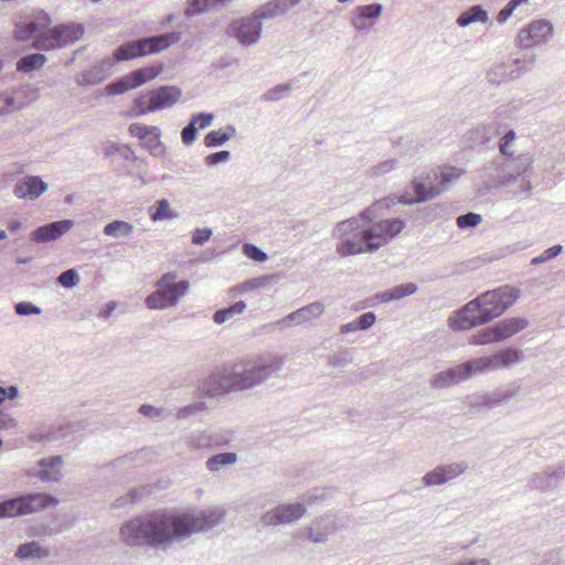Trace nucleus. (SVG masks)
I'll return each instance as SVG.
<instances>
[{
  "instance_id": "f257e3e1",
  "label": "nucleus",
  "mask_w": 565,
  "mask_h": 565,
  "mask_svg": "<svg viewBox=\"0 0 565 565\" xmlns=\"http://www.w3.org/2000/svg\"><path fill=\"white\" fill-rule=\"evenodd\" d=\"M223 513L217 510L191 513H163L134 519L120 527L122 541L130 546L159 545L217 524Z\"/></svg>"
},
{
  "instance_id": "f03ea898",
  "label": "nucleus",
  "mask_w": 565,
  "mask_h": 565,
  "mask_svg": "<svg viewBox=\"0 0 565 565\" xmlns=\"http://www.w3.org/2000/svg\"><path fill=\"white\" fill-rule=\"evenodd\" d=\"M520 290L504 285L481 294L449 317L452 330H468L500 317L519 298Z\"/></svg>"
},
{
  "instance_id": "7ed1b4c3",
  "label": "nucleus",
  "mask_w": 565,
  "mask_h": 565,
  "mask_svg": "<svg viewBox=\"0 0 565 565\" xmlns=\"http://www.w3.org/2000/svg\"><path fill=\"white\" fill-rule=\"evenodd\" d=\"M268 375V367L238 371L224 370L222 373H215L210 379V385L206 394L210 396L227 393L231 391L246 390L262 382Z\"/></svg>"
},
{
  "instance_id": "20e7f679",
  "label": "nucleus",
  "mask_w": 565,
  "mask_h": 565,
  "mask_svg": "<svg viewBox=\"0 0 565 565\" xmlns=\"http://www.w3.org/2000/svg\"><path fill=\"white\" fill-rule=\"evenodd\" d=\"M180 39V32H170L157 36L126 42L115 50L113 53V60L114 62H124L159 53L178 43Z\"/></svg>"
},
{
  "instance_id": "39448f33",
  "label": "nucleus",
  "mask_w": 565,
  "mask_h": 565,
  "mask_svg": "<svg viewBox=\"0 0 565 565\" xmlns=\"http://www.w3.org/2000/svg\"><path fill=\"white\" fill-rule=\"evenodd\" d=\"M365 232V225L361 224L359 220L351 218L340 222L333 232V235L341 239L337 252L341 256L372 253Z\"/></svg>"
},
{
  "instance_id": "423d86ee",
  "label": "nucleus",
  "mask_w": 565,
  "mask_h": 565,
  "mask_svg": "<svg viewBox=\"0 0 565 565\" xmlns=\"http://www.w3.org/2000/svg\"><path fill=\"white\" fill-rule=\"evenodd\" d=\"M177 274L167 273L158 281L159 288L146 298V305L149 309H163L174 306L178 300L189 290V282L181 280L175 282Z\"/></svg>"
},
{
  "instance_id": "0eeeda50",
  "label": "nucleus",
  "mask_w": 565,
  "mask_h": 565,
  "mask_svg": "<svg viewBox=\"0 0 565 565\" xmlns=\"http://www.w3.org/2000/svg\"><path fill=\"white\" fill-rule=\"evenodd\" d=\"M57 500L46 493H33L0 503V518H13L55 507Z\"/></svg>"
},
{
  "instance_id": "6e6552de",
  "label": "nucleus",
  "mask_w": 565,
  "mask_h": 565,
  "mask_svg": "<svg viewBox=\"0 0 565 565\" xmlns=\"http://www.w3.org/2000/svg\"><path fill=\"white\" fill-rule=\"evenodd\" d=\"M492 370H494V366L492 364L491 356L475 359L463 364L456 365L446 372L439 373L435 377L433 386L436 388H443L463 381L472 375Z\"/></svg>"
},
{
  "instance_id": "1a4fd4ad",
  "label": "nucleus",
  "mask_w": 565,
  "mask_h": 565,
  "mask_svg": "<svg viewBox=\"0 0 565 565\" xmlns=\"http://www.w3.org/2000/svg\"><path fill=\"white\" fill-rule=\"evenodd\" d=\"M52 24L51 17L44 11H36L29 15L21 17L13 30V36L17 41H29L33 39L32 46L42 39L47 36L49 29Z\"/></svg>"
},
{
  "instance_id": "9d476101",
  "label": "nucleus",
  "mask_w": 565,
  "mask_h": 565,
  "mask_svg": "<svg viewBox=\"0 0 565 565\" xmlns=\"http://www.w3.org/2000/svg\"><path fill=\"white\" fill-rule=\"evenodd\" d=\"M84 35V28L81 24H58L50 26L47 36L42 38L35 49L41 51H51L71 45Z\"/></svg>"
},
{
  "instance_id": "9b49d317",
  "label": "nucleus",
  "mask_w": 565,
  "mask_h": 565,
  "mask_svg": "<svg viewBox=\"0 0 565 565\" xmlns=\"http://www.w3.org/2000/svg\"><path fill=\"white\" fill-rule=\"evenodd\" d=\"M405 227L401 218H388L380 221L372 226H365L369 243L372 252L377 250L397 236Z\"/></svg>"
},
{
  "instance_id": "f8f14e48",
  "label": "nucleus",
  "mask_w": 565,
  "mask_h": 565,
  "mask_svg": "<svg viewBox=\"0 0 565 565\" xmlns=\"http://www.w3.org/2000/svg\"><path fill=\"white\" fill-rule=\"evenodd\" d=\"M553 34V26L546 20H535L518 34V43L523 49H530L546 42Z\"/></svg>"
},
{
  "instance_id": "ddd939ff",
  "label": "nucleus",
  "mask_w": 565,
  "mask_h": 565,
  "mask_svg": "<svg viewBox=\"0 0 565 565\" xmlns=\"http://www.w3.org/2000/svg\"><path fill=\"white\" fill-rule=\"evenodd\" d=\"M264 14H257L250 18H242L231 24V32L243 45H250L258 41L262 32L260 18Z\"/></svg>"
},
{
  "instance_id": "4468645a",
  "label": "nucleus",
  "mask_w": 565,
  "mask_h": 565,
  "mask_svg": "<svg viewBox=\"0 0 565 565\" xmlns=\"http://www.w3.org/2000/svg\"><path fill=\"white\" fill-rule=\"evenodd\" d=\"M130 136L137 138L140 145L152 154H159L163 150L160 140L161 131L156 126H147L140 122L131 124L128 128Z\"/></svg>"
},
{
  "instance_id": "2eb2a0df",
  "label": "nucleus",
  "mask_w": 565,
  "mask_h": 565,
  "mask_svg": "<svg viewBox=\"0 0 565 565\" xmlns=\"http://www.w3.org/2000/svg\"><path fill=\"white\" fill-rule=\"evenodd\" d=\"M306 512L301 503L279 505L262 516V523L267 526L290 523L300 519Z\"/></svg>"
},
{
  "instance_id": "dca6fc26",
  "label": "nucleus",
  "mask_w": 565,
  "mask_h": 565,
  "mask_svg": "<svg viewBox=\"0 0 565 565\" xmlns=\"http://www.w3.org/2000/svg\"><path fill=\"white\" fill-rule=\"evenodd\" d=\"M463 170L456 167H444L440 170L441 188H425V185L422 182H415L414 192L416 195V201H426L437 196L448 185V183L459 179L463 174Z\"/></svg>"
},
{
  "instance_id": "f3484780",
  "label": "nucleus",
  "mask_w": 565,
  "mask_h": 565,
  "mask_svg": "<svg viewBox=\"0 0 565 565\" xmlns=\"http://www.w3.org/2000/svg\"><path fill=\"white\" fill-rule=\"evenodd\" d=\"M152 105L148 110H160L174 105L181 97V90L174 86H161L157 89L148 90Z\"/></svg>"
},
{
  "instance_id": "a211bd4d",
  "label": "nucleus",
  "mask_w": 565,
  "mask_h": 565,
  "mask_svg": "<svg viewBox=\"0 0 565 565\" xmlns=\"http://www.w3.org/2000/svg\"><path fill=\"white\" fill-rule=\"evenodd\" d=\"M72 226L73 222L70 220L53 222L47 225L40 226L38 230L32 232L31 239L38 243L53 241L70 231Z\"/></svg>"
},
{
  "instance_id": "6ab92c4d",
  "label": "nucleus",
  "mask_w": 565,
  "mask_h": 565,
  "mask_svg": "<svg viewBox=\"0 0 565 565\" xmlns=\"http://www.w3.org/2000/svg\"><path fill=\"white\" fill-rule=\"evenodd\" d=\"M47 189L39 177H26L19 181L14 188V194L19 199L35 200Z\"/></svg>"
},
{
  "instance_id": "aec40b11",
  "label": "nucleus",
  "mask_w": 565,
  "mask_h": 565,
  "mask_svg": "<svg viewBox=\"0 0 565 565\" xmlns=\"http://www.w3.org/2000/svg\"><path fill=\"white\" fill-rule=\"evenodd\" d=\"M462 471L463 469L458 465L437 467L424 477V483L426 486H439L459 476Z\"/></svg>"
},
{
  "instance_id": "412c9836",
  "label": "nucleus",
  "mask_w": 565,
  "mask_h": 565,
  "mask_svg": "<svg viewBox=\"0 0 565 565\" xmlns=\"http://www.w3.org/2000/svg\"><path fill=\"white\" fill-rule=\"evenodd\" d=\"M62 465V458L60 456L52 458H44L40 460L39 466L41 470L39 472V477L42 481H58L62 477V473L58 469V466Z\"/></svg>"
},
{
  "instance_id": "4be33fe9",
  "label": "nucleus",
  "mask_w": 565,
  "mask_h": 565,
  "mask_svg": "<svg viewBox=\"0 0 565 565\" xmlns=\"http://www.w3.org/2000/svg\"><path fill=\"white\" fill-rule=\"evenodd\" d=\"M527 326L526 320L521 318H510L501 321L495 324V331L499 338V341L510 338L513 334L520 332Z\"/></svg>"
},
{
  "instance_id": "5701e85b",
  "label": "nucleus",
  "mask_w": 565,
  "mask_h": 565,
  "mask_svg": "<svg viewBox=\"0 0 565 565\" xmlns=\"http://www.w3.org/2000/svg\"><path fill=\"white\" fill-rule=\"evenodd\" d=\"M162 72L161 65H152L142 68H138L131 73H129L131 81L135 84V87H139L147 82L154 79Z\"/></svg>"
},
{
  "instance_id": "b1692460",
  "label": "nucleus",
  "mask_w": 565,
  "mask_h": 565,
  "mask_svg": "<svg viewBox=\"0 0 565 565\" xmlns=\"http://www.w3.org/2000/svg\"><path fill=\"white\" fill-rule=\"evenodd\" d=\"M46 62V57L41 53H33L21 57L17 63V70L22 73H29L41 68Z\"/></svg>"
},
{
  "instance_id": "393cba45",
  "label": "nucleus",
  "mask_w": 565,
  "mask_h": 565,
  "mask_svg": "<svg viewBox=\"0 0 565 565\" xmlns=\"http://www.w3.org/2000/svg\"><path fill=\"white\" fill-rule=\"evenodd\" d=\"M494 370L507 367L520 361V352L514 349H507L491 355Z\"/></svg>"
},
{
  "instance_id": "a878e982",
  "label": "nucleus",
  "mask_w": 565,
  "mask_h": 565,
  "mask_svg": "<svg viewBox=\"0 0 565 565\" xmlns=\"http://www.w3.org/2000/svg\"><path fill=\"white\" fill-rule=\"evenodd\" d=\"M382 6L379 3L360 6L356 8V17L353 21L355 28L361 29L363 26L364 19H374L381 15Z\"/></svg>"
},
{
  "instance_id": "bb28decb",
  "label": "nucleus",
  "mask_w": 565,
  "mask_h": 565,
  "mask_svg": "<svg viewBox=\"0 0 565 565\" xmlns=\"http://www.w3.org/2000/svg\"><path fill=\"white\" fill-rule=\"evenodd\" d=\"M149 92L142 93L134 99L130 110L127 113L128 117H139L154 110H148L151 107L152 102Z\"/></svg>"
},
{
  "instance_id": "cd10ccee",
  "label": "nucleus",
  "mask_w": 565,
  "mask_h": 565,
  "mask_svg": "<svg viewBox=\"0 0 565 565\" xmlns=\"http://www.w3.org/2000/svg\"><path fill=\"white\" fill-rule=\"evenodd\" d=\"M15 555L18 558L24 559L29 557H45L49 555V553L47 551L43 550L39 543L31 542L20 545Z\"/></svg>"
},
{
  "instance_id": "c85d7f7f",
  "label": "nucleus",
  "mask_w": 565,
  "mask_h": 565,
  "mask_svg": "<svg viewBox=\"0 0 565 565\" xmlns=\"http://www.w3.org/2000/svg\"><path fill=\"white\" fill-rule=\"evenodd\" d=\"M487 20V12L481 9L479 6L471 7L469 10L460 14L457 20V23L460 26H467L472 22Z\"/></svg>"
},
{
  "instance_id": "c756f323",
  "label": "nucleus",
  "mask_w": 565,
  "mask_h": 565,
  "mask_svg": "<svg viewBox=\"0 0 565 565\" xmlns=\"http://www.w3.org/2000/svg\"><path fill=\"white\" fill-rule=\"evenodd\" d=\"M498 341H499V338H498L495 328L492 327V328L482 329V330L478 331L477 333L472 334L469 340V343L473 344V345H484V344H490V343L498 342Z\"/></svg>"
},
{
  "instance_id": "7c9ffc66",
  "label": "nucleus",
  "mask_w": 565,
  "mask_h": 565,
  "mask_svg": "<svg viewBox=\"0 0 565 565\" xmlns=\"http://www.w3.org/2000/svg\"><path fill=\"white\" fill-rule=\"evenodd\" d=\"M135 84L130 78V75L127 74L117 82L107 86V92L109 95H119L124 94L128 90L135 89Z\"/></svg>"
},
{
  "instance_id": "2f4dec72",
  "label": "nucleus",
  "mask_w": 565,
  "mask_h": 565,
  "mask_svg": "<svg viewBox=\"0 0 565 565\" xmlns=\"http://www.w3.org/2000/svg\"><path fill=\"white\" fill-rule=\"evenodd\" d=\"M131 230L132 225L130 223L125 221H114L105 226L104 233L108 236H116L118 233L129 235Z\"/></svg>"
},
{
  "instance_id": "473e14b6",
  "label": "nucleus",
  "mask_w": 565,
  "mask_h": 565,
  "mask_svg": "<svg viewBox=\"0 0 565 565\" xmlns=\"http://www.w3.org/2000/svg\"><path fill=\"white\" fill-rule=\"evenodd\" d=\"M236 461V455L234 452H224L213 456L207 460V467L210 470H217L221 466L233 463Z\"/></svg>"
},
{
  "instance_id": "72a5a7b5",
  "label": "nucleus",
  "mask_w": 565,
  "mask_h": 565,
  "mask_svg": "<svg viewBox=\"0 0 565 565\" xmlns=\"http://www.w3.org/2000/svg\"><path fill=\"white\" fill-rule=\"evenodd\" d=\"M150 216L153 222H157L160 220L173 218L175 217V214L170 210L169 202L163 199L158 201V205Z\"/></svg>"
},
{
  "instance_id": "f704fd0d",
  "label": "nucleus",
  "mask_w": 565,
  "mask_h": 565,
  "mask_svg": "<svg viewBox=\"0 0 565 565\" xmlns=\"http://www.w3.org/2000/svg\"><path fill=\"white\" fill-rule=\"evenodd\" d=\"M228 139L230 135L225 130L217 129L210 131L205 136L204 143L206 147H216L225 143Z\"/></svg>"
},
{
  "instance_id": "c9c22d12",
  "label": "nucleus",
  "mask_w": 565,
  "mask_h": 565,
  "mask_svg": "<svg viewBox=\"0 0 565 565\" xmlns=\"http://www.w3.org/2000/svg\"><path fill=\"white\" fill-rule=\"evenodd\" d=\"M527 1L529 0H510L508 4L498 13V22L503 23L504 21H507L520 4L525 3Z\"/></svg>"
},
{
  "instance_id": "e433bc0d",
  "label": "nucleus",
  "mask_w": 565,
  "mask_h": 565,
  "mask_svg": "<svg viewBox=\"0 0 565 565\" xmlns=\"http://www.w3.org/2000/svg\"><path fill=\"white\" fill-rule=\"evenodd\" d=\"M481 222V215L476 213H467L457 217V226L459 228H467L477 226Z\"/></svg>"
},
{
  "instance_id": "4c0bfd02",
  "label": "nucleus",
  "mask_w": 565,
  "mask_h": 565,
  "mask_svg": "<svg viewBox=\"0 0 565 565\" xmlns=\"http://www.w3.org/2000/svg\"><path fill=\"white\" fill-rule=\"evenodd\" d=\"M515 140V132L513 130L508 131L500 140L499 149L503 156H512L511 145Z\"/></svg>"
},
{
  "instance_id": "58836bf2",
  "label": "nucleus",
  "mask_w": 565,
  "mask_h": 565,
  "mask_svg": "<svg viewBox=\"0 0 565 565\" xmlns=\"http://www.w3.org/2000/svg\"><path fill=\"white\" fill-rule=\"evenodd\" d=\"M17 109L14 98L8 94L0 95V116L12 113Z\"/></svg>"
},
{
  "instance_id": "ea45409f",
  "label": "nucleus",
  "mask_w": 565,
  "mask_h": 565,
  "mask_svg": "<svg viewBox=\"0 0 565 565\" xmlns=\"http://www.w3.org/2000/svg\"><path fill=\"white\" fill-rule=\"evenodd\" d=\"M209 8V0H189L188 15H195L204 12Z\"/></svg>"
},
{
  "instance_id": "a19ab883",
  "label": "nucleus",
  "mask_w": 565,
  "mask_h": 565,
  "mask_svg": "<svg viewBox=\"0 0 565 565\" xmlns=\"http://www.w3.org/2000/svg\"><path fill=\"white\" fill-rule=\"evenodd\" d=\"M323 312V306L321 303H311L292 313L294 317H306V313H310L313 317H318Z\"/></svg>"
},
{
  "instance_id": "79ce46f5",
  "label": "nucleus",
  "mask_w": 565,
  "mask_h": 565,
  "mask_svg": "<svg viewBox=\"0 0 565 565\" xmlns=\"http://www.w3.org/2000/svg\"><path fill=\"white\" fill-rule=\"evenodd\" d=\"M213 115L200 113L194 115L191 119V122L196 126V129H204L212 124Z\"/></svg>"
},
{
  "instance_id": "37998d69",
  "label": "nucleus",
  "mask_w": 565,
  "mask_h": 565,
  "mask_svg": "<svg viewBox=\"0 0 565 565\" xmlns=\"http://www.w3.org/2000/svg\"><path fill=\"white\" fill-rule=\"evenodd\" d=\"M244 252L245 254L257 262H265L267 259V255L260 250L258 247L252 245V244H245L244 245Z\"/></svg>"
},
{
  "instance_id": "c03bdc74",
  "label": "nucleus",
  "mask_w": 565,
  "mask_h": 565,
  "mask_svg": "<svg viewBox=\"0 0 565 565\" xmlns=\"http://www.w3.org/2000/svg\"><path fill=\"white\" fill-rule=\"evenodd\" d=\"M58 282L66 288L73 287L77 284V275L73 269H68L60 275Z\"/></svg>"
},
{
  "instance_id": "a18cd8bd",
  "label": "nucleus",
  "mask_w": 565,
  "mask_h": 565,
  "mask_svg": "<svg viewBox=\"0 0 565 565\" xmlns=\"http://www.w3.org/2000/svg\"><path fill=\"white\" fill-rule=\"evenodd\" d=\"M230 159V152L226 150H222L218 152H214L205 157V163L207 166H215L220 162H225Z\"/></svg>"
},
{
  "instance_id": "49530a36",
  "label": "nucleus",
  "mask_w": 565,
  "mask_h": 565,
  "mask_svg": "<svg viewBox=\"0 0 565 565\" xmlns=\"http://www.w3.org/2000/svg\"><path fill=\"white\" fill-rule=\"evenodd\" d=\"M196 126L190 121L181 131L182 141L185 145H191L196 139Z\"/></svg>"
},
{
  "instance_id": "de8ad7c7",
  "label": "nucleus",
  "mask_w": 565,
  "mask_h": 565,
  "mask_svg": "<svg viewBox=\"0 0 565 565\" xmlns=\"http://www.w3.org/2000/svg\"><path fill=\"white\" fill-rule=\"evenodd\" d=\"M375 322V316L373 312H366L360 316V318L356 321V324L354 326V330H363L370 328Z\"/></svg>"
},
{
  "instance_id": "09e8293b",
  "label": "nucleus",
  "mask_w": 565,
  "mask_h": 565,
  "mask_svg": "<svg viewBox=\"0 0 565 565\" xmlns=\"http://www.w3.org/2000/svg\"><path fill=\"white\" fill-rule=\"evenodd\" d=\"M15 312L20 316H28L32 313H40V309L29 302H19L15 306Z\"/></svg>"
},
{
  "instance_id": "8fccbe9b",
  "label": "nucleus",
  "mask_w": 565,
  "mask_h": 565,
  "mask_svg": "<svg viewBox=\"0 0 565 565\" xmlns=\"http://www.w3.org/2000/svg\"><path fill=\"white\" fill-rule=\"evenodd\" d=\"M212 232L209 228H196L192 235V243L194 244H203L206 242Z\"/></svg>"
},
{
  "instance_id": "3c124183",
  "label": "nucleus",
  "mask_w": 565,
  "mask_h": 565,
  "mask_svg": "<svg viewBox=\"0 0 565 565\" xmlns=\"http://www.w3.org/2000/svg\"><path fill=\"white\" fill-rule=\"evenodd\" d=\"M260 284L262 282L258 279L248 280L242 285L234 287L231 291L238 292V294L246 292V291L254 290V289L258 288L260 286Z\"/></svg>"
},
{
  "instance_id": "603ef678",
  "label": "nucleus",
  "mask_w": 565,
  "mask_h": 565,
  "mask_svg": "<svg viewBox=\"0 0 565 565\" xmlns=\"http://www.w3.org/2000/svg\"><path fill=\"white\" fill-rule=\"evenodd\" d=\"M416 290V285L414 284H406L403 286L397 287L394 290V294L391 296V298H402L404 296H408L414 294Z\"/></svg>"
},
{
  "instance_id": "864d4df0",
  "label": "nucleus",
  "mask_w": 565,
  "mask_h": 565,
  "mask_svg": "<svg viewBox=\"0 0 565 565\" xmlns=\"http://www.w3.org/2000/svg\"><path fill=\"white\" fill-rule=\"evenodd\" d=\"M290 90V87L288 85H279V86H276L274 89H271L268 95H269V99L271 100H276L278 98H280V95L284 94V93H287Z\"/></svg>"
},
{
  "instance_id": "5fc2aeb1",
  "label": "nucleus",
  "mask_w": 565,
  "mask_h": 565,
  "mask_svg": "<svg viewBox=\"0 0 565 565\" xmlns=\"http://www.w3.org/2000/svg\"><path fill=\"white\" fill-rule=\"evenodd\" d=\"M18 395V390L14 386H11L9 391L3 387H0V405L4 401L6 397L14 398Z\"/></svg>"
},
{
  "instance_id": "6e6d98bb",
  "label": "nucleus",
  "mask_w": 565,
  "mask_h": 565,
  "mask_svg": "<svg viewBox=\"0 0 565 565\" xmlns=\"http://www.w3.org/2000/svg\"><path fill=\"white\" fill-rule=\"evenodd\" d=\"M245 308H246L245 302L238 301V302H235L230 308H227L226 310H230V316H232V315L242 313L245 310Z\"/></svg>"
},
{
  "instance_id": "4d7b16f0",
  "label": "nucleus",
  "mask_w": 565,
  "mask_h": 565,
  "mask_svg": "<svg viewBox=\"0 0 565 565\" xmlns=\"http://www.w3.org/2000/svg\"><path fill=\"white\" fill-rule=\"evenodd\" d=\"M228 317H230V310H226V309L218 310L214 315V321L216 323H223L224 321L227 320Z\"/></svg>"
},
{
  "instance_id": "13d9d810",
  "label": "nucleus",
  "mask_w": 565,
  "mask_h": 565,
  "mask_svg": "<svg viewBox=\"0 0 565 565\" xmlns=\"http://www.w3.org/2000/svg\"><path fill=\"white\" fill-rule=\"evenodd\" d=\"M552 258H554V257L550 254L548 249H546L540 256L534 257L532 259V264H534V265L541 264V263H544V262H546L548 259H552Z\"/></svg>"
},
{
  "instance_id": "bf43d9fd",
  "label": "nucleus",
  "mask_w": 565,
  "mask_h": 565,
  "mask_svg": "<svg viewBox=\"0 0 565 565\" xmlns=\"http://www.w3.org/2000/svg\"><path fill=\"white\" fill-rule=\"evenodd\" d=\"M552 258H554V257L550 254L548 249H546L540 256L534 257L532 259V264H534V265L541 264V263H544V262H546L548 259H552Z\"/></svg>"
},
{
  "instance_id": "052dcab7",
  "label": "nucleus",
  "mask_w": 565,
  "mask_h": 565,
  "mask_svg": "<svg viewBox=\"0 0 565 565\" xmlns=\"http://www.w3.org/2000/svg\"><path fill=\"white\" fill-rule=\"evenodd\" d=\"M140 413H142L146 416H151L154 413V408L150 405H142L140 407Z\"/></svg>"
},
{
  "instance_id": "680f3d73",
  "label": "nucleus",
  "mask_w": 565,
  "mask_h": 565,
  "mask_svg": "<svg viewBox=\"0 0 565 565\" xmlns=\"http://www.w3.org/2000/svg\"><path fill=\"white\" fill-rule=\"evenodd\" d=\"M547 249H548L550 254L553 257H556L561 253L562 246L561 245H554V246H552V247H550Z\"/></svg>"
},
{
  "instance_id": "e2e57ef3",
  "label": "nucleus",
  "mask_w": 565,
  "mask_h": 565,
  "mask_svg": "<svg viewBox=\"0 0 565 565\" xmlns=\"http://www.w3.org/2000/svg\"><path fill=\"white\" fill-rule=\"evenodd\" d=\"M21 227V223L19 221H12L10 224H9V230L11 232H15L18 231L19 228Z\"/></svg>"
},
{
  "instance_id": "0e129e2a",
  "label": "nucleus",
  "mask_w": 565,
  "mask_h": 565,
  "mask_svg": "<svg viewBox=\"0 0 565 565\" xmlns=\"http://www.w3.org/2000/svg\"><path fill=\"white\" fill-rule=\"evenodd\" d=\"M356 324V321L352 322V323H349L347 326H343L342 327V332H349V331H354V326Z\"/></svg>"
},
{
  "instance_id": "69168bd1",
  "label": "nucleus",
  "mask_w": 565,
  "mask_h": 565,
  "mask_svg": "<svg viewBox=\"0 0 565 565\" xmlns=\"http://www.w3.org/2000/svg\"><path fill=\"white\" fill-rule=\"evenodd\" d=\"M3 238H6V233H4V231L0 230V241L3 239Z\"/></svg>"
},
{
  "instance_id": "338daca9",
  "label": "nucleus",
  "mask_w": 565,
  "mask_h": 565,
  "mask_svg": "<svg viewBox=\"0 0 565 565\" xmlns=\"http://www.w3.org/2000/svg\"><path fill=\"white\" fill-rule=\"evenodd\" d=\"M312 541H315V542H321V541H323V537H318V536H317V537H312Z\"/></svg>"
}]
</instances>
